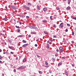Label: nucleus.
<instances>
[{"instance_id": "nucleus-1", "label": "nucleus", "mask_w": 76, "mask_h": 76, "mask_svg": "<svg viewBox=\"0 0 76 76\" xmlns=\"http://www.w3.org/2000/svg\"><path fill=\"white\" fill-rule=\"evenodd\" d=\"M26 66L25 65H23L21 66L20 67L17 68V70H20V69H25V68H26Z\"/></svg>"}, {"instance_id": "nucleus-2", "label": "nucleus", "mask_w": 76, "mask_h": 76, "mask_svg": "<svg viewBox=\"0 0 76 76\" xmlns=\"http://www.w3.org/2000/svg\"><path fill=\"white\" fill-rule=\"evenodd\" d=\"M10 7L13 9H14V10H16V9H18V7L17 6H15V5H11L10 6Z\"/></svg>"}, {"instance_id": "nucleus-3", "label": "nucleus", "mask_w": 76, "mask_h": 76, "mask_svg": "<svg viewBox=\"0 0 76 76\" xmlns=\"http://www.w3.org/2000/svg\"><path fill=\"white\" fill-rule=\"evenodd\" d=\"M24 7V8H25V9H27L28 10H29L30 9V8H29V7L27 6V5H24L23 6Z\"/></svg>"}, {"instance_id": "nucleus-4", "label": "nucleus", "mask_w": 76, "mask_h": 76, "mask_svg": "<svg viewBox=\"0 0 76 76\" xmlns=\"http://www.w3.org/2000/svg\"><path fill=\"white\" fill-rule=\"evenodd\" d=\"M59 49L61 53L63 51V48L62 46H60L59 48Z\"/></svg>"}, {"instance_id": "nucleus-5", "label": "nucleus", "mask_w": 76, "mask_h": 76, "mask_svg": "<svg viewBox=\"0 0 76 76\" xmlns=\"http://www.w3.org/2000/svg\"><path fill=\"white\" fill-rule=\"evenodd\" d=\"M60 26L61 28H63V23H61L60 25Z\"/></svg>"}, {"instance_id": "nucleus-6", "label": "nucleus", "mask_w": 76, "mask_h": 76, "mask_svg": "<svg viewBox=\"0 0 76 76\" xmlns=\"http://www.w3.org/2000/svg\"><path fill=\"white\" fill-rule=\"evenodd\" d=\"M28 45V44H24L22 45V47L23 48L25 47H26V46H27Z\"/></svg>"}, {"instance_id": "nucleus-7", "label": "nucleus", "mask_w": 76, "mask_h": 76, "mask_svg": "<svg viewBox=\"0 0 76 76\" xmlns=\"http://www.w3.org/2000/svg\"><path fill=\"white\" fill-rule=\"evenodd\" d=\"M47 49H49L50 48V45L48 44H47V46L46 47Z\"/></svg>"}, {"instance_id": "nucleus-8", "label": "nucleus", "mask_w": 76, "mask_h": 76, "mask_svg": "<svg viewBox=\"0 0 76 76\" xmlns=\"http://www.w3.org/2000/svg\"><path fill=\"white\" fill-rule=\"evenodd\" d=\"M37 9H38V10H41V8H40L39 6H38V5H37Z\"/></svg>"}, {"instance_id": "nucleus-9", "label": "nucleus", "mask_w": 76, "mask_h": 76, "mask_svg": "<svg viewBox=\"0 0 76 76\" xmlns=\"http://www.w3.org/2000/svg\"><path fill=\"white\" fill-rule=\"evenodd\" d=\"M31 34H36V32H35V31H34V32H31Z\"/></svg>"}, {"instance_id": "nucleus-10", "label": "nucleus", "mask_w": 76, "mask_h": 76, "mask_svg": "<svg viewBox=\"0 0 76 76\" xmlns=\"http://www.w3.org/2000/svg\"><path fill=\"white\" fill-rule=\"evenodd\" d=\"M26 58H24L23 60V63H25L26 62Z\"/></svg>"}, {"instance_id": "nucleus-11", "label": "nucleus", "mask_w": 76, "mask_h": 76, "mask_svg": "<svg viewBox=\"0 0 76 76\" xmlns=\"http://www.w3.org/2000/svg\"><path fill=\"white\" fill-rule=\"evenodd\" d=\"M43 10L44 11V12H46V11L47 10V9L46 8H43Z\"/></svg>"}, {"instance_id": "nucleus-12", "label": "nucleus", "mask_w": 76, "mask_h": 76, "mask_svg": "<svg viewBox=\"0 0 76 76\" xmlns=\"http://www.w3.org/2000/svg\"><path fill=\"white\" fill-rule=\"evenodd\" d=\"M42 22H44V23H46V22H47V20L45 19L43 20H42Z\"/></svg>"}, {"instance_id": "nucleus-13", "label": "nucleus", "mask_w": 76, "mask_h": 76, "mask_svg": "<svg viewBox=\"0 0 76 76\" xmlns=\"http://www.w3.org/2000/svg\"><path fill=\"white\" fill-rule=\"evenodd\" d=\"M33 29H37V27H36V26H33Z\"/></svg>"}, {"instance_id": "nucleus-14", "label": "nucleus", "mask_w": 76, "mask_h": 76, "mask_svg": "<svg viewBox=\"0 0 76 76\" xmlns=\"http://www.w3.org/2000/svg\"><path fill=\"white\" fill-rule=\"evenodd\" d=\"M62 64V62H60L58 64V66H61Z\"/></svg>"}, {"instance_id": "nucleus-15", "label": "nucleus", "mask_w": 76, "mask_h": 76, "mask_svg": "<svg viewBox=\"0 0 76 76\" xmlns=\"http://www.w3.org/2000/svg\"><path fill=\"white\" fill-rule=\"evenodd\" d=\"M33 26H28V27L31 29H33Z\"/></svg>"}, {"instance_id": "nucleus-16", "label": "nucleus", "mask_w": 76, "mask_h": 76, "mask_svg": "<svg viewBox=\"0 0 76 76\" xmlns=\"http://www.w3.org/2000/svg\"><path fill=\"white\" fill-rule=\"evenodd\" d=\"M68 1V4H70V2H71V0H67Z\"/></svg>"}, {"instance_id": "nucleus-17", "label": "nucleus", "mask_w": 76, "mask_h": 76, "mask_svg": "<svg viewBox=\"0 0 76 76\" xmlns=\"http://www.w3.org/2000/svg\"><path fill=\"white\" fill-rule=\"evenodd\" d=\"M18 37H25V35H20L19 36H18Z\"/></svg>"}, {"instance_id": "nucleus-18", "label": "nucleus", "mask_w": 76, "mask_h": 76, "mask_svg": "<svg viewBox=\"0 0 76 76\" xmlns=\"http://www.w3.org/2000/svg\"><path fill=\"white\" fill-rule=\"evenodd\" d=\"M9 42H10V43L11 45H13V44L12 43V41H11V40H9Z\"/></svg>"}, {"instance_id": "nucleus-19", "label": "nucleus", "mask_w": 76, "mask_h": 76, "mask_svg": "<svg viewBox=\"0 0 76 76\" xmlns=\"http://www.w3.org/2000/svg\"><path fill=\"white\" fill-rule=\"evenodd\" d=\"M9 48L11 49V50H14V49H13V47H11V46H9Z\"/></svg>"}, {"instance_id": "nucleus-20", "label": "nucleus", "mask_w": 76, "mask_h": 76, "mask_svg": "<svg viewBox=\"0 0 76 76\" xmlns=\"http://www.w3.org/2000/svg\"><path fill=\"white\" fill-rule=\"evenodd\" d=\"M2 20H5V21H7L8 19L7 18H4L2 19Z\"/></svg>"}, {"instance_id": "nucleus-21", "label": "nucleus", "mask_w": 76, "mask_h": 76, "mask_svg": "<svg viewBox=\"0 0 76 76\" xmlns=\"http://www.w3.org/2000/svg\"><path fill=\"white\" fill-rule=\"evenodd\" d=\"M44 32L45 34H46V35H48V33L46 31H44Z\"/></svg>"}, {"instance_id": "nucleus-22", "label": "nucleus", "mask_w": 76, "mask_h": 76, "mask_svg": "<svg viewBox=\"0 0 76 76\" xmlns=\"http://www.w3.org/2000/svg\"><path fill=\"white\" fill-rule=\"evenodd\" d=\"M52 61H53L54 62L56 61V59L53 58H52Z\"/></svg>"}, {"instance_id": "nucleus-23", "label": "nucleus", "mask_w": 76, "mask_h": 76, "mask_svg": "<svg viewBox=\"0 0 76 76\" xmlns=\"http://www.w3.org/2000/svg\"><path fill=\"white\" fill-rule=\"evenodd\" d=\"M70 9V7H67L66 8V9L67 10H69Z\"/></svg>"}, {"instance_id": "nucleus-24", "label": "nucleus", "mask_w": 76, "mask_h": 76, "mask_svg": "<svg viewBox=\"0 0 76 76\" xmlns=\"http://www.w3.org/2000/svg\"><path fill=\"white\" fill-rule=\"evenodd\" d=\"M23 43H26V40H23Z\"/></svg>"}, {"instance_id": "nucleus-25", "label": "nucleus", "mask_w": 76, "mask_h": 76, "mask_svg": "<svg viewBox=\"0 0 76 76\" xmlns=\"http://www.w3.org/2000/svg\"><path fill=\"white\" fill-rule=\"evenodd\" d=\"M27 4L28 5H29L30 6H31V5H32V4L29 3H27Z\"/></svg>"}, {"instance_id": "nucleus-26", "label": "nucleus", "mask_w": 76, "mask_h": 76, "mask_svg": "<svg viewBox=\"0 0 76 76\" xmlns=\"http://www.w3.org/2000/svg\"><path fill=\"white\" fill-rule=\"evenodd\" d=\"M65 75H66V76H67V75H68V73H67V72L66 71H65Z\"/></svg>"}, {"instance_id": "nucleus-27", "label": "nucleus", "mask_w": 76, "mask_h": 76, "mask_svg": "<svg viewBox=\"0 0 76 76\" xmlns=\"http://www.w3.org/2000/svg\"><path fill=\"white\" fill-rule=\"evenodd\" d=\"M15 27L16 28H18V29H19V28H20V27H19V26H15Z\"/></svg>"}, {"instance_id": "nucleus-28", "label": "nucleus", "mask_w": 76, "mask_h": 76, "mask_svg": "<svg viewBox=\"0 0 76 76\" xmlns=\"http://www.w3.org/2000/svg\"><path fill=\"white\" fill-rule=\"evenodd\" d=\"M20 17H21V18H24L25 16H24V15H20Z\"/></svg>"}, {"instance_id": "nucleus-29", "label": "nucleus", "mask_w": 76, "mask_h": 76, "mask_svg": "<svg viewBox=\"0 0 76 76\" xmlns=\"http://www.w3.org/2000/svg\"><path fill=\"white\" fill-rule=\"evenodd\" d=\"M45 64L46 66H48V63L47 62H45Z\"/></svg>"}, {"instance_id": "nucleus-30", "label": "nucleus", "mask_w": 76, "mask_h": 76, "mask_svg": "<svg viewBox=\"0 0 76 76\" xmlns=\"http://www.w3.org/2000/svg\"><path fill=\"white\" fill-rule=\"evenodd\" d=\"M39 74H42V71H39Z\"/></svg>"}, {"instance_id": "nucleus-31", "label": "nucleus", "mask_w": 76, "mask_h": 76, "mask_svg": "<svg viewBox=\"0 0 76 76\" xmlns=\"http://www.w3.org/2000/svg\"><path fill=\"white\" fill-rule=\"evenodd\" d=\"M52 18H53V16H50V20H52Z\"/></svg>"}, {"instance_id": "nucleus-32", "label": "nucleus", "mask_w": 76, "mask_h": 76, "mask_svg": "<svg viewBox=\"0 0 76 76\" xmlns=\"http://www.w3.org/2000/svg\"><path fill=\"white\" fill-rule=\"evenodd\" d=\"M72 35H74V34H75V32H74L73 31H72Z\"/></svg>"}, {"instance_id": "nucleus-33", "label": "nucleus", "mask_w": 76, "mask_h": 76, "mask_svg": "<svg viewBox=\"0 0 76 76\" xmlns=\"http://www.w3.org/2000/svg\"><path fill=\"white\" fill-rule=\"evenodd\" d=\"M62 42H66V40H63L62 41Z\"/></svg>"}, {"instance_id": "nucleus-34", "label": "nucleus", "mask_w": 76, "mask_h": 76, "mask_svg": "<svg viewBox=\"0 0 76 76\" xmlns=\"http://www.w3.org/2000/svg\"><path fill=\"white\" fill-rule=\"evenodd\" d=\"M56 9H57V10H59V9H60V8L59 7H57L56 8Z\"/></svg>"}, {"instance_id": "nucleus-35", "label": "nucleus", "mask_w": 76, "mask_h": 76, "mask_svg": "<svg viewBox=\"0 0 76 76\" xmlns=\"http://www.w3.org/2000/svg\"><path fill=\"white\" fill-rule=\"evenodd\" d=\"M67 25L68 26H70V24L67 23Z\"/></svg>"}, {"instance_id": "nucleus-36", "label": "nucleus", "mask_w": 76, "mask_h": 76, "mask_svg": "<svg viewBox=\"0 0 76 76\" xmlns=\"http://www.w3.org/2000/svg\"><path fill=\"white\" fill-rule=\"evenodd\" d=\"M17 32H20V29H18V30H17Z\"/></svg>"}, {"instance_id": "nucleus-37", "label": "nucleus", "mask_w": 76, "mask_h": 76, "mask_svg": "<svg viewBox=\"0 0 76 76\" xmlns=\"http://www.w3.org/2000/svg\"><path fill=\"white\" fill-rule=\"evenodd\" d=\"M3 57H2L1 55L0 56V60L1 59V58H2Z\"/></svg>"}, {"instance_id": "nucleus-38", "label": "nucleus", "mask_w": 76, "mask_h": 76, "mask_svg": "<svg viewBox=\"0 0 76 76\" xmlns=\"http://www.w3.org/2000/svg\"><path fill=\"white\" fill-rule=\"evenodd\" d=\"M16 16H20V15L19 14H17Z\"/></svg>"}, {"instance_id": "nucleus-39", "label": "nucleus", "mask_w": 76, "mask_h": 76, "mask_svg": "<svg viewBox=\"0 0 76 76\" xmlns=\"http://www.w3.org/2000/svg\"><path fill=\"white\" fill-rule=\"evenodd\" d=\"M10 53H11V54H14V53H13L12 52H11Z\"/></svg>"}, {"instance_id": "nucleus-40", "label": "nucleus", "mask_w": 76, "mask_h": 76, "mask_svg": "<svg viewBox=\"0 0 76 76\" xmlns=\"http://www.w3.org/2000/svg\"><path fill=\"white\" fill-rule=\"evenodd\" d=\"M36 56H37L38 58H39V57H40V56H38V55H37Z\"/></svg>"}, {"instance_id": "nucleus-41", "label": "nucleus", "mask_w": 76, "mask_h": 76, "mask_svg": "<svg viewBox=\"0 0 76 76\" xmlns=\"http://www.w3.org/2000/svg\"><path fill=\"white\" fill-rule=\"evenodd\" d=\"M26 18H27V19H29V17L28 16H26Z\"/></svg>"}, {"instance_id": "nucleus-42", "label": "nucleus", "mask_w": 76, "mask_h": 76, "mask_svg": "<svg viewBox=\"0 0 76 76\" xmlns=\"http://www.w3.org/2000/svg\"><path fill=\"white\" fill-rule=\"evenodd\" d=\"M28 37L30 38V37H31V35H28Z\"/></svg>"}, {"instance_id": "nucleus-43", "label": "nucleus", "mask_w": 76, "mask_h": 76, "mask_svg": "<svg viewBox=\"0 0 76 76\" xmlns=\"http://www.w3.org/2000/svg\"><path fill=\"white\" fill-rule=\"evenodd\" d=\"M55 56L56 57H57V56H58V54H56L55 55Z\"/></svg>"}, {"instance_id": "nucleus-44", "label": "nucleus", "mask_w": 76, "mask_h": 76, "mask_svg": "<svg viewBox=\"0 0 76 76\" xmlns=\"http://www.w3.org/2000/svg\"><path fill=\"white\" fill-rule=\"evenodd\" d=\"M73 19H74L75 20H76V17H75V18L73 17Z\"/></svg>"}, {"instance_id": "nucleus-45", "label": "nucleus", "mask_w": 76, "mask_h": 76, "mask_svg": "<svg viewBox=\"0 0 76 76\" xmlns=\"http://www.w3.org/2000/svg\"><path fill=\"white\" fill-rule=\"evenodd\" d=\"M5 53H7V51H6V52L3 53V54H5Z\"/></svg>"}, {"instance_id": "nucleus-46", "label": "nucleus", "mask_w": 76, "mask_h": 76, "mask_svg": "<svg viewBox=\"0 0 76 76\" xmlns=\"http://www.w3.org/2000/svg\"><path fill=\"white\" fill-rule=\"evenodd\" d=\"M68 30L67 29H66L65 30V32H68Z\"/></svg>"}, {"instance_id": "nucleus-47", "label": "nucleus", "mask_w": 76, "mask_h": 76, "mask_svg": "<svg viewBox=\"0 0 76 76\" xmlns=\"http://www.w3.org/2000/svg\"><path fill=\"white\" fill-rule=\"evenodd\" d=\"M56 51H57V52H58L59 51V50H58V49H57L56 50Z\"/></svg>"}, {"instance_id": "nucleus-48", "label": "nucleus", "mask_w": 76, "mask_h": 76, "mask_svg": "<svg viewBox=\"0 0 76 76\" xmlns=\"http://www.w3.org/2000/svg\"><path fill=\"white\" fill-rule=\"evenodd\" d=\"M53 27H54V28H56V25H54L53 26Z\"/></svg>"}, {"instance_id": "nucleus-49", "label": "nucleus", "mask_w": 76, "mask_h": 76, "mask_svg": "<svg viewBox=\"0 0 76 76\" xmlns=\"http://www.w3.org/2000/svg\"><path fill=\"white\" fill-rule=\"evenodd\" d=\"M35 47H37V46H38V45H37V44H36L35 45Z\"/></svg>"}, {"instance_id": "nucleus-50", "label": "nucleus", "mask_w": 76, "mask_h": 76, "mask_svg": "<svg viewBox=\"0 0 76 76\" xmlns=\"http://www.w3.org/2000/svg\"><path fill=\"white\" fill-rule=\"evenodd\" d=\"M71 42H72V44H74V41H72Z\"/></svg>"}, {"instance_id": "nucleus-51", "label": "nucleus", "mask_w": 76, "mask_h": 76, "mask_svg": "<svg viewBox=\"0 0 76 76\" xmlns=\"http://www.w3.org/2000/svg\"><path fill=\"white\" fill-rule=\"evenodd\" d=\"M16 59L17 60H18V57H17L16 58Z\"/></svg>"}, {"instance_id": "nucleus-52", "label": "nucleus", "mask_w": 76, "mask_h": 76, "mask_svg": "<svg viewBox=\"0 0 76 76\" xmlns=\"http://www.w3.org/2000/svg\"><path fill=\"white\" fill-rule=\"evenodd\" d=\"M71 18H72V19H73V16H71Z\"/></svg>"}, {"instance_id": "nucleus-53", "label": "nucleus", "mask_w": 76, "mask_h": 76, "mask_svg": "<svg viewBox=\"0 0 76 76\" xmlns=\"http://www.w3.org/2000/svg\"><path fill=\"white\" fill-rule=\"evenodd\" d=\"M16 70L15 69H14V72H16Z\"/></svg>"}, {"instance_id": "nucleus-54", "label": "nucleus", "mask_w": 76, "mask_h": 76, "mask_svg": "<svg viewBox=\"0 0 76 76\" xmlns=\"http://www.w3.org/2000/svg\"><path fill=\"white\" fill-rule=\"evenodd\" d=\"M47 42H48V43H50V41L48 40Z\"/></svg>"}, {"instance_id": "nucleus-55", "label": "nucleus", "mask_w": 76, "mask_h": 76, "mask_svg": "<svg viewBox=\"0 0 76 76\" xmlns=\"http://www.w3.org/2000/svg\"><path fill=\"white\" fill-rule=\"evenodd\" d=\"M5 8L6 9H7V6H6L5 7Z\"/></svg>"}, {"instance_id": "nucleus-56", "label": "nucleus", "mask_w": 76, "mask_h": 76, "mask_svg": "<svg viewBox=\"0 0 76 76\" xmlns=\"http://www.w3.org/2000/svg\"><path fill=\"white\" fill-rule=\"evenodd\" d=\"M19 23L20 25H21V24H22V22H20Z\"/></svg>"}, {"instance_id": "nucleus-57", "label": "nucleus", "mask_w": 76, "mask_h": 76, "mask_svg": "<svg viewBox=\"0 0 76 76\" xmlns=\"http://www.w3.org/2000/svg\"><path fill=\"white\" fill-rule=\"evenodd\" d=\"M49 73H52V72H51V71H49Z\"/></svg>"}, {"instance_id": "nucleus-58", "label": "nucleus", "mask_w": 76, "mask_h": 76, "mask_svg": "<svg viewBox=\"0 0 76 76\" xmlns=\"http://www.w3.org/2000/svg\"><path fill=\"white\" fill-rule=\"evenodd\" d=\"M53 37H54V38H56V36H53Z\"/></svg>"}, {"instance_id": "nucleus-59", "label": "nucleus", "mask_w": 76, "mask_h": 76, "mask_svg": "<svg viewBox=\"0 0 76 76\" xmlns=\"http://www.w3.org/2000/svg\"><path fill=\"white\" fill-rule=\"evenodd\" d=\"M0 35H2L3 34H2V33H0Z\"/></svg>"}, {"instance_id": "nucleus-60", "label": "nucleus", "mask_w": 76, "mask_h": 76, "mask_svg": "<svg viewBox=\"0 0 76 76\" xmlns=\"http://www.w3.org/2000/svg\"><path fill=\"white\" fill-rule=\"evenodd\" d=\"M72 67H74V65H73V64H72Z\"/></svg>"}, {"instance_id": "nucleus-61", "label": "nucleus", "mask_w": 76, "mask_h": 76, "mask_svg": "<svg viewBox=\"0 0 76 76\" xmlns=\"http://www.w3.org/2000/svg\"><path fill=\"white\" fill-rule=\"evenodd\" d=\"M1 51H2V50H1V49H0V53H1Z\"/></svg>"}, {"instance_id": "nucleus-62", "label": "nucleus", "mask_w": 76, "mask_h": 76, "mask_svg": "<svg viewBox=\"0 0 76 76\" xmlns=\"http://www.w3.org/2000/svg\"><path fill=\"white\" fill-rule=\"evenodd\" d=\"M62 58H64H64H65V57H62Z\"/></svg>"}, {"instance_id": "nucleus-63", "label": "nucleus", "mask_w": 76, "mask_h": 76, "mask_svg": "<svg viewBox=\"0 0 76 76\" xmlns=\"http://www.w3.org/2000/svg\"><path fill=\"white\" fill-rule=\"evenodd\" d=\"M2 63V61L0 60V63Z\"/></svg>"}, {"instance_id": "nucleus-64", "label": "nucleus", "mask_w": 76, "mask_h": 76, "mask_svg": "<svg viewBox=\"0 0 76 76\" xmlns=\"http://www.w3.org/2000/svg\"><path fill=\"white\" fill-rule=\"evenodd\" d=\"M3 32H5V30H3Z\"/></svg>"}]
</instances>
